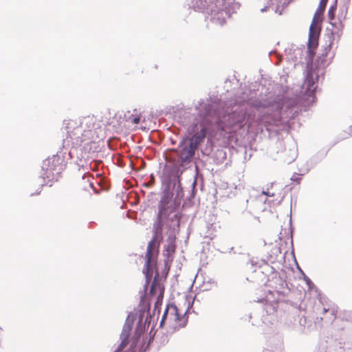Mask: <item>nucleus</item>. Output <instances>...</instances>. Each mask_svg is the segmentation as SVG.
I'll return each instance as SVG.
<instances>
[{
	"instance_id": "f257e3e1",
	"label": "nucleus",
	"mask_w": 352,
	"mask_h": 352,
	"mask_svg": "<svg viewBox=\"0 0 352 352\" xmlns=\"http://www.w3.org/2000/svg\"><path fill=\"white\" fill-rule=\"evenodd\" d=\"M172 197L170 192H165L158 204V212L153 226V238L148 244L145 256L144 273L148 280L151 279L153 274L154 257L158 254L159 244L163 239V230L174 232L180 227V221L183 216L179 210L181 199L177 197L173 199Z\"/></svg>"
},
{
	"instance_id": "f03ea898",
	"label": "nucleus",
	"mask_w": 352,
	"mask_h": 352,
	"mask_svg": "<svg viewBox=\"0 0 352 352\" xmlns=\"http://www.w3.org/2000/svg\"><path fill=\"white\" fill-rule=\"evenodd\" d=\"M187 322L186 313L180 311L175 305H168L162 316L160 325H164L166 323L174 327L175 328L183 327Z\"/></svg>"
},
{
	"instance_id": "7ed1b4c3",
	"label": "nucleus",
	"mask_w": 352,
	"mask_h": 352,
	"mask_svg": "<svg viewBox=\"0 0 352 352\" xmlns=\"http://www.w3.org/2000/svg\"><path fill=\"white\" fill-rule=\"evenodd\" d=\"M67 126V138H70L73 143L78 145L80 144L85 139L83 138L82 128L81 126H74L76 122L69 121Z\"/></svg>"
},
{
	"instance_id": "20e7f679",
	"label": "nucleus",
	"mask_w": 352,
	"mask_h": 352,
	"mask_svg": "<svg viewBox=\"0 0 352 352\" xmlns=\"http://www.w3.org/2000/svg\"><path fill=\"white\" fill-rule=\"evenodd\" d=\"M164 288L158 279V275H157L153 280L150 289V294L151 295H157V300L155 302V306H157L159 303H162L164 296Z\"/></svg>"
},
{
	"instance_id": "39448f33",
	"label": "nucleus",
	"mask_w": 352,
	"mask_h": 352,
	"mask_svg": "<svg viewBox=\"0 0 352 352\" xmlns=\"http://www.w3.org/2000/svg\"><path fill=\"white\" fill-rule=\"evenodd\" d=\"M62 160L59 156H53L49 159L45 164H43V168L46 166V170L51 172L56 171L57 173H60L64 168V165L61 163Z\"/></svg>"
},
{
	"instance_id": "423d86ee",
	"label": "nucleus",
	"mask_w": 352,
	"mask_h": 352,
	"mask_svg": "<svg viewBox=\"0 0 352 352\" xmlns=\"http://www.w3.org/2000/svg\"><path fill=\"white\" fill-rule=\"evenodd\" d=\"M197 149L192 144L184 146L179 152V157L182 162H189L190 159L195 154V151Z\"/></svg>"
},
{
	"instance_id": "0eeeda50",
	"label": "nucleus",
	"mask_w": 352,
	"mask_h": 352,
	"mask_svg": "<svg viewBox=\"0 0 352 352\" xmlns=\"http://www.w3.org/2000/svg\"><path fill=\"white\" fill-rule=\"evenodd\" d=\"M206 135V130L204 127H202L201 130L197 132L190 140V144H192L195 148H197L198 145L203 142Z\"/></svg>"
},
{
	"instance_id": "6e6552de",
	"label": "nucleus",
	"mask_w": 352,
	"mask_h": 352,
	"mask_svg": "<svg viewBox=\"0 0 352 352\" xmlns=\"http://www.w3.org/2000/svg\"><path fill=\"white\" fill-rule=\"evenodd\" d=\"M328 0H320L318 9L316 10L314 14V20L319 18L323 14L325 10Z\"/></svg>"
},
{
	"instance_id": "1a4fd4ad",
	"label": "nucleus",
	"mask_w": 352,
	"mask_h": 352,
	"mask_svg": "<svg viewBox=\"0 0 352 352\" xmlns=\"http://www.w3.org/2000/svg\"><path fill=\"white\" fill-rule=\"evenodd\" d=\"M315 82L314 79V72L310 71L306 77L304 85L307 87V89L311 90Z\"/></svg>"
},
{
	"instance_id": "9d476101",
	"label": "nucleus",
	"mask_w": 352,
	"mask_h": 352,
	"mask_svg": "<svg viewBox=\"0 0 352 352\" xmlns=\"http://www.w3.org/2000/svg\"><path fill=\"white\" fill-rule=\"evenodd\" d=\"M127 344V340L126 339L122 340V342H121V344H120L119 347H118V349L116 350L115 352H120V351L122 350V349H124Z\"/></svg>"
},
{
	"instance_id": "9b49d317",
	"label": "nucleus",
	"mask_w": 352,
	"mask_h": 352,
	"mask_svg": "<svg viewBox=\"0 0 352 352\" xmlns=\"http://www.w3.org/2000/svg\"><path fill=\"white\" fill-rule=\"evenodd\" d=\"M334 9L331 8L328 12V17L330 20H333L334 19Z\"/></svg>"
},
{
	"instance_id": "f8f14e48",
	"label": "nucleus",
	"mask_w": 352,
	"mask_h": 352,
	"mask_svg": "<svg viewBox=\"0 0 352 352\" xmlns=\"http://www.w3.org/2000/svg\"><path fill=\"white\" fill-rule=\"evenodd\" d=\"M263 195H265L267 196H269V197H273L274 196V192H271L270 191L267 190V191H263Z\"/></svg>"
},
{
	"instance_id": "ddd939ff",
	"label": "nucleus",
	"mask_w": 352,
	"mask_h": 352,
	"mask_svg": "<svg viewBox=\"0 0 352 352\" xmlns=\"http://www.w3.org/2000/svg\"><path fill=\"white\" fill-rule=\"evenodd\" d=\"M140 117H135V118H133L132 122L133 124H138L140 122Z\"/></svg>"
},
{
	"instance_id": "4468645a",
	"label": "nucleus",
	"mask_w": 352,
	"mask_h": 352,
	"mask_svg": "<svg viewBox=\"0 0 352 352\" xmlns=\"http://www.w3.org/2000/svg\"><path fill=\"white\" fill-rule=\"evenodd\" d=\"M314 45H315L314 41H312V40L310 38V39H309V46H310V47H311V46H314Z\"/></svg>"
},
{
	"instance_id": "2eb2a0df",
	"label": "nucleus",
	"mask_w": 352,
	"mask_h": 352,
	"mask_svg": "<svg viewBox=\"0 0 352 352\" xmlns=\"http://www.w3.org/2000/svg\"><path fill=\"white\" fill-rule=\"evenodd\" d=\"M309 58H310V59H312L313 55H314L313 52L311 50H309Z\"/></svg>"
},
{
	"instance_id": "dca6fc26",
	"label": "nucleus",
	"mask_w": 352,
	"mask_h": 352,
	"mask_svg": "<svg viewBox=\"0 0 352 352\" xmlns=\"http://www.w3.org/2000/svg\"><path fill=\"white\" fill-rule=\"evenodd\" d=\"M217 3H218V5H217V6L220 8L222 6V3H221L219 1H217Z\"/></svg>"
},
{
	"instance_id": "f3484780",
	"label": "nucleus",
	"mask_w": 352,
	"mask_h": 352,
	"mask_svg": "<svg viewBox=\"0 0 352 352\" xmlns=\"http://www.w3.org/2000/svg\"><path fill=\"white\" fill-rule=\"evenodd\" d=\"M327 309H326L325 308H324V312H327Z\"/></svg>"
}]
</instances>
